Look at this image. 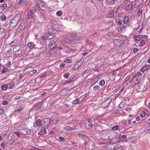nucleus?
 Wrapping results in <instances>:
<instances>
[{
	"instance_id": "nucleus-28",
	"label": "nucleus",
	"mask_w": 150,
	"mask_h": 150,
	"mask_svg": "<svg viewBox=\"0 0 150 150\" xmlns=\"http://www.w3.org/2000/svg\"><path fill=\"white\" fill-rule=\"evenodd\" d=\"M64 62L66 63H71L72 61L70 59H65L64 60Z\"/></svg>"
},
{
	"instance_id": "nucleus-11",
	"label": "nucleus",
	"mask_w": 150,
	"mask_h": 150,
	"mask_svg": "<svg viewBox=\"0 0 150 150\" xmlns=\"http://www.w3.org/2000/svg\"><path fill=\"white\" fill-rule=\"evenodd\" d=\"M117 0H106V3L110 5L114 4L117 2Z\"/></svg>"
},
{
	"instance_id": "nucleus-52",
	"label": "nucleus",
	"mask_w": 150,
	"mask_h": 150,
	"mask_svg": "<svg viewBox=\"0 0 150 150\" xmlns=\"http://www.w3.org/2000/svg\"><path fill=\"white\" fill-rule=\"evenodd\" d=\"M4 112V110L3 109H0V114H1L3 113Z\"/></svg>"
},
{
	"instance_id": "nucleus-29",
	"label": "nucleus",
	"mask_w": 150,
	"mask_h": 150,
	"mask_svg": "<svg viewBox=\"0 0 150 150\" xmlns=\"http://www.w3.org/2000/svg\"><path fill=\"white\" fill-rule=\"evenodd\" d=\"M52 52L51 50L49 51L48 52L46 56L47 57H49L52 54Z\"/></svg>"
},
{
	"instance_id": "nucleus-9",
	"label": "nucleus",
	"mask_w": 150,
	"mask_h": 150,
	"mask_svg": "<svg viewBox=\"0 0 150 150\" xmlns=\"http://www.w3.org/2000/svg\"><path fill=\"white\" fill-rule=\"evenodd\" d=\"M46 132L45 128L44 127H42L41 128V130L39 132L38 134L40 135H43L46 134Z\"/></svg>"
},
{
	"instance_id": "nucleus-15",
	"label": "nucleus",
	"mask_w": 150,
	"mask_h": 150,
	"mask_svg": "<svg viewBox=\"0 0 150 150\" xmlns=\"http://www.w3.org/2000/svg\"><path fill=\"white\" fill-rule=\"evenodd\" d=\"M133 6V4H129L125 8V9L126 11L128 10H129L130 9L132 8Z\"/></svg>"
},
{
	"instance_id": "nucleus-2",
	"label": "nucleus",
	"mask_w": 150,
	"mask_h": 150,
	"mask_svg": "<svg viewBox=\"0 0 150 150\" xmlns=\"http://www.w3.org/2000/svg\"><path fill=\"white\" fill-rule=\"evenodd\" d=\"M54 33H52L50 32L45 34L43 37L42 38L43 40L46 39H52L54 36Z\"/></svg>"
},
{
	"instance_id": "nucleus-38",
	"label": "nucleus",
	"mask_w": 150,
	"mask_h": 150,
	"mask_svg": "<svg viewBox=\"0 0 150 150\" xmlns=\"http://www.w3.org/2000/svg\"><path fill=\"white\" fill-rule=\"evenodd\" d=\"M79 103V102L77 99H76L73 101L72 103L73 104H76Z\"/></svg>"
},
{
	"instance_id": "nucleus-5",
	"label": "nucleus",
	"mask_w": 150,
	"mask_h": 150,
	"mask_svg": "<svg viewBox=\"0 0 150 150\" xmlns=\"http://www.w3.org/2000/svg\"><path fill=\"white\" fill-rule=\"evenodd\" d=\"M42 103L39 102L38 103L34 105L33 108L36 110H38L41 108L42 106Z\"/></svg>"
},
{
	"instance_id": "nucleus-43",
	"label": "nucleus",
	"mask_w": 150,
	"mask_h": 150,
	"mask_svg": "<svg viewBox=\"0 0 150 150\" xmlns=\"http://www.w3.org/2000/svg\"><path fill=\"white\" fill-rule=\"evenodd\" d=\"M118 128V127L117 126V125H116L115 126H114V127H112V129L114 130H116Z\"/></svg>"
},
{
	"instance_id": "nucleus-61",
	"label": "nucleus",
	"mask_w": 150,
	"mask_h": 150,
	"mask_svg": "<svg viewBox=\"0 0 150 150\" xmlns=\"http://www.w3.org/2000/svg\"><path fill=\"white\" fill-rule=\"evenodd\" d=\"M136 0H129V2L130 3H132L134 2Z\"/></svg>"
},
{
	"instance_id": "nucleus-8",
	"label": "nucleus",
	"mask_w": 150,
	"mask_h": 150,
	"mask_svg": "<svg viewBox=\"0 0 150 150\" xmlns=\"http://www.w3.org/2000/svg\"><path fill=\"white\" fill-rule=\"evenodd\" d=\"M58 122L57 119L52 117L50 120V123L52 125L56 124Z\"/></svg>"
},
{
	"instance_id": "nucleus-37",
	"label": "nucleus",
	"mask_w": 150,
	"mask_h": 150,
	"mask_svg": "<svg viewBox=\"0 0 150 150\" xmlns=\"http://www.w3.org/2000/svg\"><path fill=\"white\" fill-rule=\"evenodd\" d=\"M140 43L141 45L143 46L145 45L146 42L144 40H143L141 41Z\"/></svg>"
},
{
	"instance_id": "nucleus-30",
	"label": "nucleus",
	"mask_w": 150,
	"mask_h": 150,
	"mask_svg": "<svg viewBox=\"0 0 150 150\" xmlns=\"http://www.w3.org/2000/svg\"><path fill=\"white\" fill-rule=\"evenodd\" d=\"M62 11H58L56 13V15L58 16H61L62 15Z\"/></svg>"
},
{
	"instance_id": "nucleus-46",
	"label": "nucleus",
	"mask_w": 150,
	"mask_h": 150,
	"mask_svg": "<svg viewBox=\"0 0 150 150\" xmlns=\"http://www.w3.org/2000/svg\"><path fill=\"white\" fill-rule=\"evenodd\" d=\"M110 99H107L106 100H105L104 101V102L105 103H106V102H108V105H109L110 102Z\"/></svg>"
},
{
	"instance_id": "nucleus-14",
	"label": "nucleus",
	"mask_w": 150,
	"mask_h": 150,
	"mask_svg": "<svg viewBox=\"0 0 150 150\" xmlns=\"http://www.w3.org/2000/svg\"><path fill=\"white\" fill-rule=\"evenodd\" d=\"M50 25L53 28L55 25L57 23V22L54 20H52L50 21Z\"/></svg>"
},
{
	"instance_id": "nucleus-21",
	"label": "nucleus",
	"mask_w": 150,
	"mask_h": 150,
	"mask_svg": "<svg viewBox=\"0 0 150 150\" xmlns=\"http://www.w3.org/2000/svg\"><path fill=\"white\" fill-rule=\"evenodd\" d=\"M17 44V41L15 40H14L10 43V45L11 46H13L16 45Z\"/></svg>"
},
{
	"instance_id": "nucleus-57",
	"label": "nucleus",
	"mask_w": 150,
	"mask_h": 150,
	"mask_svg": "<svg viewBox=\"0 0 150 150\" xmlns=\"http://www.w3.org/2000/svg\"><path fill=\"white\" fill-rule=\"evenodd\" d=\"M132 110L131 108H127L126 109L125 111L127 112L131 111Z\"/></svg>"
},
{
	"instance_id": "nucleus-40",
	"label": "nucleus",
	"mask_w": 150,
	"mask_h": 150,
	"mask_svg": "<svg viewBox=\"0 0 150 150\" xmlns=\"http://www.w3.org/2000/svg\"><path fill=\"white\" fill-rule=\"evenodd\" d=\"M59 139L60 140L64 142L66 140V139L65 138L62 137H59Z\"/></svg>"
},
{
	"instance_id": "nucleus-34",
	"label": "nucleus",
	"mask_w": 150,
	"mask_h": 150,
	"mask_svg": "<svg viewBox=\"0 0 150 150\" xmlns=\"http://www.w3.org/2000/svg\"><path fill=\"white\" fill-rule=\"evenodd\" d=\"M28 46L30 49H32L34 47L33 45L31 43H29L28 44Z\"/></svg>"
},
{
	"instance_id": "nucleus-36",
	"label": "nucleus",
	"mask_w": 150,
	"mask_h": 150,
	"mask_svg": "<svg viewBox=\"0 0 150 150\" xmlns=\"http://www.w3.org/2000/svg\"><path fill=\"white\" fill-rule=\"evenodd\" d=\"M99 86L98 85L95 86L93 88V90L94 91H96L98 90L99 89Z\"/></svg>"
},
{
	"instance_id": "nucleus-35",
	"label": "nucleus",
	"mask_w": 150,
	"mask_h": 150,
	"mask_svg": "<svg viewBox=\"0 0 150 150\" xmlns=\"http://www.w3.org/2000/svg\"><path fill=\"white\" fill-rule=\"evenodd\" d=\"M140 115L141 117H143L145 116V112L144 111L141 112Z\"/></svg>"
},
{
	"instance_id": "nucleus-13",
	"label": "nucleus",
	"mask_w": 150,
	"mask_h": 150,
	"mask_svg": "<svg viewBox=\"0 0 150 150\" xmlns=\"http://www.w3.org/2000/svg\"><path fill=\"white\" fill-rule=\"evenodd\" d=\"M35 122L37 127H39L42 125V121L40 119L37 120Z\"/></svg>"
},
{
	"instance_id": "nucleus-45",
	"label": "nucleus",
	"mask_w": 150,
	"mask_h": 150,
	"mask_svg": "<svg viewBox=\"0 0 150 150\" xmlns=\"http://www.w3.org/2000/svg\"><path fill=\"white\" fill-rule=\"evenodd\" d=\"M8 102L6 100H4L3 102V104L4 105H7Z\"/></svg>"
},
{
	"instance_id": "nucleus-31",
	"label": "nucleus",
	"mask_w": 150,
	"mask_h": 150,
	"mask_svg": "<svg viewBox=\"0 0 150 150\" xmlns=\"http://www.w3.org/2000/svg\"><path fill=\"white\" fill-rule=\"evenodd\" d=\"M6 18V17L4 15H3L1 17V19L2 21H5Z\"/></svg>"
},
{
	"instance_id": "nucleus-49",
	"label": "nucleus",
	"mask_w": 150,
	"mask_h": 150,
	"mask_svg": "<svg viewBox=\"0 0 150 150\" xmlns=\"http://www.w3.org/2000/svg\"><path fill=\"white\" fill-rule=\"evenodd\" d=\"M140 26H139L136 29V30L138 32H140L141 30L142 29H140Z\"/></svg>"
},
{
	"instance_id": "nucleus-64",
	"label": "nucleus",
	"mask_w": 150,
	"mask_h": 150,
	"mask_svg": "<svg viewBox=\"0 0 150 150\" xmlns=\"http://www.w3.org/2000/svg\"><path fill=\"white\" fill-rule=\"evenodd\" d=\"M137 74L138 76H140L142 75V73L140 72H138L137 73Z\"/></svg>"
},
{
	"instance_id": "nucleus-58",
	"label": "nucleus",
	"mask_w": 150,
	"mask_h": 150,
	"mask_svg": "<svg viewBox=\"0 0 150 150\" xmlns=\"http://www.w3.org/2000/svg\"><path fill=\"white\" fill-rule=\"evenodd\" d=\"M23 2V0H20L19 1V4L20 5L22 4Z\"/></svg>"
},
{
	"instance_id": "nucleus-12",
	"label": "nucleus",
	"mask_w": 150,
	"mask_h": 150,
	"mask_svg": "<svg viewBox=\"0 0 150 150\" xmlns=\"http://www.w3.org/2000/svg\"><path fill=\"white\" fill-rule=\"evenodd\" d=\"M62 25H59L58 24H57L53 28L59 31L60 30L61 28H62Z\"/></svg>"
},
{
	"instance_id": "nucleus-17",
	"label": "nucleus",
	"mask_w": 150,
	"mask_h": 150,
	"mask_svg": "<svg viewBox=\"0 0 150 150\" xmlns=\"http://www.w3.org/2000/svg\"><path fill=\"white\" fill-rule=\"evenodd\" d=\"M15 21L14 20H12L10 23V25L12 27H13L16 25V24L15 23Z\"/></svg>"
},
{
	"instance_id": "nucleus-4",
	"label": "nucleus",
	"mask_w": 150,
	"mask_h": 150,
	"mask_svg": "<svg viewBox=\"0 0 150 150\" xmlns=\"http://www.w3.org/2000/svg\"><path fill=\"white\" fill-rule=\"evenodd\" d=\"M34 16V13L33 12L32 10H30L27 13V16L29 19L31 20V19L33 18Z\"/></svg>"
},
{
	"instance_id": "nucleus-26",
	"label": "nucleus",
	"mask_w": 150,
	"mask_h": 150,
	"mask_svg": "<svg viewBox=\"0 0 150 150\" xmlns=\"http://www.w3.org/2000/svg\"><path fill=\"white\" fill-rule=\"evenodd\" d=\"M105 84V81L104 80L102 79L99 82V84L101 86H103Z\"/></svg>"
},
{
	"instance_id": "nucleus-22",
	"label": "nucleus",
	"mask_w": 150,
	"mask_h": 150,
	"mask_svg": "<svg viewBox=\"0 0 150 150\" xmlns=\"http://www.w3.org/2000/svg\"><path fill=\"white\" fill-rule=\"evenodd\" d=\"M18 28H19L20 30H23L24 29L25 26L24 25H23V23H21L19 26Z\"/></svg>"
},
{
	"instance_id": "nucleus-6",
	"label": "nucleus",
	"mask_w": 150,
	"mask_h": 150,
	"mask_svg": "<svg viewBox=\"0 0 150 150\" xmlns=\"http://www.w3.org/2000/svg\"><path fill=\"white\" fill-rule=\"evenodd\" d=\"M19 130H20L21 133L23 135L30 134V131H29L28 132L26 129H19Z\"/></svg>"
},
{
	"instance_id": "nucleus-33",
	"label": "nucleus",
	"mask_w": 150,
	"mask_h": 150,
	"mask_svg": "<svg viewBox=\"0 0 150 150\" xmlns=\"http://www.w3.org/2000/svg\"><path fill=\"white\" fill-rule=\"evenodd\" d=\"M70 75V74L69 73H66L64 75V77L66 79H68Z\"/></svg>"
},
{
	"instance_id": "nucleus-10",
	"label": "nucleus",
	"mask_w": 150,
	"mask_h": 150,
	"mask_svg": "<svg viewBox=\"0 0 150 150\" xmlns=\"http://www.w3.org/2000/svg\"><path fill=\"white\" fill-rule=\"evenodd\" d=\"M150 68V64L145 65L141 69L140 71L142 72H144L145 71L147 70Z\"/></svg>"
},
{
	"instance_id": "nucleus-60",
	"label": "nucleus",
	"mask_w": 150,
	"mask_h": 150,
	"mask_svg": "<svg viewBox=\"0 0 150 150\" xmlns=\"http://www.w3.org/2000/svg\"><path fill=\"white\" fill-rule=\"evenodd\" d=\"M126 137V136L125 135H124L121 136V138L123 139H125Z\"/></svg>"
},
{
	"instance_id": "nucleus-55",
	"label": "nucleus",
	"mask_w": 150,
	"mask_h": 150,
	"mask_svg": "<svg viewBox=\"0 0 150 150\" xmlns=\"http://www.w3.org/2000/svg\"><path fill=\"white\" fill-rule=\"evenodd\" d=\"M143 12V10L142 9H140L138 12V13H142V12Z\"/></svg>"
},
{
	"instance_id": "nucleus-44",
	"label": "nucleus",
	"mask_w": 150,
	"mask_h": 150,
	"mask_svg": "<svg viewBox=\"0 0 150 150\" xmlns=\"http://www.w3.org/2000/svg\"><path fill=\"white\" fill-rule=\"evenodd\" d=\"M23 110V108H21L20 109H18L16 111V112H20L21 111H22Z\"/></svg>"
},
{
	"instance_id": "nucleus-50",
	"label": "nucleus",
	"mask_w": 150,
	"mask_h": 150,
	"mask_svg": "<svg viewBox=\"0 0 150 150\" xmlns=\"http://www.w3.org/2000/svg\"><path fill=\"white\" fill-rule=\"evenodd\" d=\"M1 146L3 149L4 148H5V146L4 144L3 143H1Z\"/></svg>"
},
{
	"instance_id": "nucleus-3",
	"label": "nucleus",
	"mask_w": 150,
	"mask_h": 150,
	"mask_svg": "<svg viewBox=\"0 0 150 150\" xmlns=\"http://www.w3.org/2000/svg\"><path fill=\"white\" fill-rule=\"evenodd\" d=\"M57 45L56 43L54 42H51L49 44V47L50 49L54 50V49H56Z\"/></svg>"
},
{
	"instance_id": "nucleus-63",
	"label": "nucleus",
	"mask_w": 150,
	"mask_h": 150,
	"mask_svg": "<svg viewBox=\"0 0 150 150\" xmlns=\"http://www.w3.org/2000/svg\"><path fill=\"white\" fill-rule=\"evenodd\" d=\"M88 126L91 127H92L93 126V125L91 123H90L88 124Z\"/></svg>"
},
{
	"instance_id": "nucleus-62",
	"label": "nucleus",
	"mask_w": 150,
	"mask_h": 150,
	"mask_svg": "<svg viewBox=\"0 0 150 150\" xmlns=\"http://www.w3.org/2000/svg\"><path fill=\"white\" fill-rule=\"evenodd\" d=\"M144 0H138L139 2L141 4L142 3L144 2Z\"/></svg>"
},
{
	"instance_id": "nucleus-23",
	"label": "nucleus",
	"mask_w": 150,
	"mask_h": 150,
	"mask_svg": "<svg viewBox=\"0 0 150 150\" xmlns=\"http://www.w3.org/2000/svg\"><path fill=\"white\" fill-rule=\"evenodd\" d=\"M64 129L66 130H73V128H71V127L69 126L65 127H64Z\"/></svg>"
},
{
	"instance_id": "nucleus-56",
	"label": "nucleus",
	"mask_w": 150,
	"mask_h": 150,
	"mask_svg": "<svg viewBox=\"0 0 150 150\" xmlns=\"http://www.w3.org/2000/svg\"><path fill=\"white\" fill-rule=\"evenodd\" d=\"M138 49L136 48H135L133 50V52L134 53H135L138 51Z\"/></svg>"
},
{
	"instance_id": "nucleus-53",
	"label": "nucleus",
	"mask_w": 150,
	"mask_h": 150,
	"mask_svg": "<svg viewBox=\"0 0 150 150\" xmlns=\"http://www.w3.org/2000/svg\"><path fill=\"white\" fill-rule=\"evenodd\" d=\"M62 47L61 46H59L58 47H57V48H56V49H57V50H60L61 49H62Z\"/></svg>"
},
{
	"instance_id": "nucleus-47",
	"label": "nucleus",
	"mask_w": 150,
	"mask_h": 150,
	"mask_svg": "<svg viewBox=\"0 0 150 150\" xmlns=\"http://www.w3.org/2000/svg\"><path fill=\"white\" fill-rule=\"evenodd\" d=\"M4 29L3 28H0V34H1L3 33L4 32Z\"/></svg>"
},
{
	"instance_id": "nucleus-42",
	"label": "nucleus",
	"mask_w": 150,
	"mask_h": 150,
	"mask_svg": "<svg viewBox=\"0 0 150 150\" xmlns=\"http://www.w3.org/2000/svg\"><path fill=\"white\" fill-rule=\"evenodd\" d=\"M76 78H77V77L76 76H74L70 80L71 82H72L74 81V80H75Z\"/></svg>"
},
{
	"instance_id": "nucleus-39",
	"label": "nucleus",
	"mask_w": 150,
	"mask_h": 150,
	"mask_svg": "<svg viewBox=\"0 0 150 150\" xmlns=\"http://www.w3.org/2000/svg\"><path fill=\"white\" fill-rule=\"evenodd\" d=\"M116 21L117 23L119 25H121L122 24V21H121L119 19L117 20V19H116Z\"/></svg>"
},
{
	"instance_id": "nucleus-20",
	"label": "nucleus",
	"mask_w": 150,
	"mask_h": 150,
	"mask_svg": "<svg viewBox=\"0 0 150 150\" xmlns=\"http://www.w3.org/2000/svg\"><path fill=\"white\" fill-rule=\"evenodd\" d=\"M22 50H19L15 51V54L16 56H18L21 54L22 53Z\"/></svg>"
},
{
	"instance_id": "nucleus-18",
	"label": "nucleus",
	"mask_w": 150,
	"mask_h": 150,
	"mask_svg": "<svg viewBox=\"0 0 150 150\" xmlns=\"http://www.w3.org/2000/svg\"><path fill=\"white\" fill-rule=\"evenodd\" d=\"M143 38V35H139L137 36L136 38V40L139 41L142 39Z\"/></svg>"
},
{
	"instance_id": "nucleus-1",
	"label": "nucleus",
	"mask_w": 150,
	"mask_h": 150,
	"mask_svg": "<svg viewBox=\"0 0 150 150\" xmlns=\"http://www.w3.org/2000/svg\"><path fill=\"white\" fill-rule=\"evenodd\" d=\"M114 45L118 47H121V49H123L125 44L124 41L120 39H115L113 40Z\"/></svg>"
},
{
	"instance_id": "nucleus-27",
	"label": "nucleus",
	"mask_w": 150,
	"mask_h": 150,
	"mask_svg": "<svg viewBox=\"0 0 150 150\" xmlns=\"http://www.w3.org/2000/svg\"><path fill=\"white\" fill-rule=\"evenodd\" d=\"M40 7L41 9L42 10L45 11L46 10V6L44 4L42 5Z\"/></svg>"
},
{
	"instance_id": "nucleus-51",
	"label": "nucleus",
	"mask_w": 150,
	"mask_h": 150,
	"mask_svg": "<svg viewBox=\"0 0 150 150\" xmlns=\"http://www.w3.org/2000/svg\"><path fill=\"white\" fill-rule=\"evenodd\" d=\"M65 65V64L64 63L61 64L59 66V67L61 68L63 67H64Z\"/></svg>"
},
{
	"instance_id": "nucleus-48",
	"label": "nucleus",
	"mask_w": 150,
	"mask_h": 150,
	"mask_svg": "<svg viewBox=\"0 0 150 150\" xmlns=\"http://www.w3.org/2000/svg\"><path fill=\"white\" fill-rule=\"evenodd\" d=\"M20 96H18L15 97L14 99L15 100H18L20 99Z\"/></svg>"
},
{
	"instance_id": "nucleus-59",
	"label": "nucleus",
	"mask_w": 150,
	"mask_h": 150,
	"mask_svg": "<svg viewBox=\"0 0 150 150\" xmlns=\"http://www.w3.org/2000/svg\"><path fill=\"white\" fill-rule=\"evenodd\" d=\"M78 135L79 136H81L83 137H84L85 136V135L83 134L80 133L78 134Z\"/></svg>"
},
{
	"instance_id": "nucleus-32",
	"label": "nucleus",
	"mask_w": 150,
	"mask_h": 150,
	"mask_svg": "<svg viewBox=\"0 0 150 150\" xmlns=\"http://www.w3.org/2000/svg\"><path fill=\"white\" fill-rule=\"evenodd\" d=\"M73 49H69L66 51L65 52L67 54H70L71 52H73Z\"/></svg>"
},
{
	"instance_id": "nucleus-54",
	"label": "nucleus",
	"mask_w": 150,
	"mask_h": 150,
	"mask_svg": "<svg viewBox=\"0 0 150 150\" xmlns=\"http://www.w3.org/2000/svg\"><path fill=\"white\" fill-rule=\"evenodd\" d=\"M7 7V4H4L3 6H2L1 8H2L3 7H4V8L3 9V10H4V8Z\"/></svg>"
},
{
	"instance_id": "nucleus-41",
	"label": "nucleus",
	"mask_w": 150,
	"mask_h": 150,
	"mask_svg": "<svg viewBox=\"0 0 150 150\" xmlns=\"http://www.w3.org/2000/svg\"><path fill=\"white\" fill-rule=\"evenodd\" d=\"M71 82L70 80L69 81H65L64 82V83L63 85H64L67 84H68V83H69Z\"/></svg>"
},
{
	"instance_id": "nucleus-25",
	"label": "nucleus",
	"mask_w": 150,
	"mask_h": 150,
	"mask_svg": "<svg viewBox=\"0 0 150 150\" xmlns=\"http://www.w3.org/2000/svg\"><path fill=\"white\" fill-rule=\"evenodd\" d=\"M3 67H4V68L2 70V72L3 73H5L8 70V69L7 67H5L3 65Z\"/></svg>"
},
{
	"instance_id": "nucleus-7",
	"label": "nucleus",
	"mask_w": 150,
	"mask_h": 150,
	"mask_svg": "<svg viewBox=\"0 0 150 150\" xmlns=\"http://www.w3.org/2000/svg\"><path fill=\"white\" fill-rule=\"evenodd\" d=\"M42 125L46 126L48 125L49 124V119L46 118H45L42 121Z\"/></svg>"
},
{
	"instance_id": "nucleus-16",
	"label": "nucleus",
	"mask_w": 150,
	"mask_h": 150,
	"mask_svg": "<svg viewBox=\"0 0 150 150\" xmlns=\"http://www.w3.org/2000/svg\"><path fill=\"white\" fill-rule=\"evenodd\" d=\"M129 20V17L128 16H126L125 17L123 20V23L125 24H127Z\"/></svg>"
},
{
	"instance_id": "nucleus-24",
	"label": "nucleus",
	"mask_w": 150,
	"mask_h": 150,
	"mask_svg": "<svg viewBox=\"0 0 150 150\" xmlns=\"http://www.w3.org/2000/svg\"><path fill=\"white\" fill-rule=\"evenodd\" d=\"M1 86V89L3 91H6L7 89L8 86L6 85Z\"/></svg>"
},
{
	"instance_id": "nucleus-19",
	"label": "nucleus",
	"mask_w": 150,
	"mask_h": 150,
	"mask_svg": "<svg viewBox=\"0 0 150 150\" xmlns=\"http://www.w3.org/2000/svg\"><path fill=\"white\" fill-rule=\"evenodd\" d=\"M20 130L19 129L14 134H16L18 137L20 138L21 135L20 134L21 132H20Z\"/></svg>"
}]
</instances>
